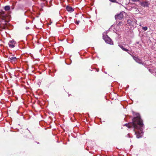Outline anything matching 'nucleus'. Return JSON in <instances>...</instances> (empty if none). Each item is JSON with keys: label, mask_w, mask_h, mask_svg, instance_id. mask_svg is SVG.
<instances>
[{"label": "nucleus", "mask_w": 156, "mask_h": 156, "mask_svg": "<svg viewBox=\"0 0 156 156\" xmlns=\"http://www.w3.org/2000/svg\"><path fill=\"white\" fill-rule=\"evenodd\" d=\"M80 21H76L75 22V23L78 25L80 23Z\"/></svg>", "instance_id": "14"}, {"label": "nucleus", "mask_w": 156, "mask_h": 156, "mask_svg": "<svg viewBox=\"0 0 156 156\" xmlns=\"http://www.w3.org/2000/svg\"><path fill=\"white\" fill-rule=\"evenodd\" d=\"M119 46L123 50L127 51L128 52V53H129V52H128L129 50L127 49L124 48L122 45H119Z\"/></svg>", "instance_id": "10"}, {"label": "nucleus", "mask_w": 156, "mask_h": 156, "mask_svg": "<svg viewBox=\"0 0 156 156\" xmlns=\"http://www.w3.org/2000/svg\"><path fill=\"white\" fill-rule=\"evenodd\" d=\"M4 9L5 11H8L10 9L9 6L7 5L4 7Z\"/></svg>", "instance_id": "11"}, {"label": "nucleus", "mask_w": 156, "mask_h": 156, "mask_svg": "<svg viewBox=\"0 0 156 156\" xmlns=\"http://www.w3.org/2000/svg\"><path fill=\"white\" fill-rule=\"evenodd\" d=\"M6 56L9 58L8 61L12 63H15L17 61V58L12 53H9Z\"/></svg>", "instance_id": "2"}, {"label": "nucleus", "mask_w": 156, "mask_h": 156, "mask_svg": "<svg viewBox=\"0 0 156 156\" xmlns=\"http://www.w3.org/2000/svg\"><path fill=\"white\" fill-rule=\"evenodd\" d=\"M51 1H50L49 2V7L50 6V2H51Z\"/></svg>", "instance_id": "19"}, {"label": "nucleus", "mask_w": 156, "mask_h": 156, "mask_svg": "<svg viewBox=\"0 0 156 156\" xmlns=\"http://www.w3.org/2000/svg\"><path fill=\"white\" fill-rule=\"evenodd\" d=\"M15 41H10L8 43L9 47L11 48H13L15 47Z\"/></svg>", "instance_id": "8"}, {"label": "nucleus", "mask_w": 156, "mask_h": 156, "mask_svg": "<svg viewBox=\"0 0 156 156\" xmlns=\"http://www.w3.org/2000/svg\"><path fill=\"white\" fill-rule=\"evenodd\" d=\"M142 29L144 31H146L147 30V27H143Z\"/></svg>", "instance_id": "13"}, {"label": "nucleus", "mask_w": 156, "mask_h": 156, "mask_svg": "<svg viewBox=\"0 0 156 156\" xmlns=\"http://www.w3.org/2000/svg\"><path fill=\"white\" fill-rule=\"evenodd\" d=\"M126 16V13L123 11H122L117 15H115V18L117 20H121Z\"/></svg>", "instance_id": "3"}, {"label": "nucleus", "mask_w": 156, "mask_h": 156, "mask_svg": "<svg viewBox=\"0 0 156 156\" xmlns=\"http://www.w3.org/2000/svg\"><path fill=\"white\" fill-rule=\"evenodd\" d=\"M26 28L27 30L28 29H29V27H26Z\"/></svg>", "instance_id": "18"}, {"label": "nucleus", "mask_w": 156, "mask_h": 156, "mask_svg": "<svg viewBox=\"0 0 156 156\" xmlns=\"http://www.w3.org/2000/svg\"><path fill=\"white\" fill-rule=\"evenodd\" d=\"M133 2H137L139 1V0H131Z\"/></svg>", "instance_id": "15"}, {"label": "nucleus", "mask_w": 156, "mask_h": 156, "mask_svg": "<svg viewBox=\"0 0 156 156\" xmlns=\"http://www.w3.org/2000/svg\"><path fill=\"white\" fill-rule=\"evenodd\" d=\"M133 59L137 63L139 64H142V62L141 60L138 57H136L132 55Z\"/></svg>", "instance_id": "7"}, {"label": "nucleus", "mask_w": 156, "mask_h": 156, "mask_svg": "<svg viewBox=\"0 0 156 156\" xmlns=\"http://www.w3.org/2000/svg\"><path fill=\"white\" fill-rule=\"evenodd\" d=\"M140 4L144 7H148L150 5V3L147 1H143L140 2Z\"/></svg>", "instance_id": "6"}, {"label": "nucleus", "mask_w": 156, "mask_h": 156, "mask_svg": "<svg viewBox=\"0 0 156 156\" xmlns=\"http://www.w3.org/2000/svg\"><path fill=\"white\" fill-rule=\"evenodd\" d=\"M103 38L107 43L110 44H113V43L111 42V39L106 35V33H104L103 34Z\"/></svg>", "instance_id": "5"}, {"label": "nucleus", "mask_w": 156, "mask_h": 156, "mask_svg": "<svg viewBox=\"0 0 156 156\" xmlns=\"http://www.w3.org/2000/svg\"><path fill=\"white\" fill-rule=\"evenodd\" d=\"M0 16L2 20H7L9 18V15L3 11L0 12Z\"/></svg>", "instance_id": "4"}, {"label": "nucleus", "mask_w": 156, "mask_h": 156, "mask_svg": "<svg viewBox=\"0 0 156 156\" xmlns=\"http://www.w3.org/2000/svg\"><path fill=\"white\" fill-rule=\"evenodd\" d=\"M136 115V117L133 119V122L131 123L125 124L124 126L128 128H133L136 137L138 138L141 137L143 135L144 125L142 119L140 117L139 114L137 113Z\"/></svg>", "instance_id": "1"}, {"label": "nucleus", "mask_w": 156, "mask_h": 156, "mask_svg": "<svg viewBox=\"0 0 156 156\" xmlns=\"http://www.w3.org/2000/svg\"><path fill=\"white\" fill-rule=\"evenodd\" d=\"M110 1L113 2H116V0H109Z\"/></svg>", "instance_id": "16"}, {"label": "nucleus", "mask_w": 156, "mask_h": 156, "mask_svg": "<svg viewBox=\"0 0 156 156\" xmlns=\"http://www.w3.org/2000/svg\"><path fill=\"white\" fill-rule=\"evenodd\" d=\"M132 22L130 20H128L127 21V23L129 25H131Z\"/></svg>", "instance_id": "12"}, {"label": "nucleus", "mask_w": 156, "mask_h": 156, "mask_svg": "<svg viewBox=\"0 0 156 156\" xmlns=\"http://www.w3.org/2000/svg\"><path fill=\"white\" fill-rule=\"evenodd\" d=\"M50 20H49V23L50 22ZM49 25H50V23H49Z\"/></svg>", "instance_id": "20"}, {"label": "nucleus", "mask_w": 156, "mask_h": 156, "mask_svg": "<svg viewBox=\"0 0 156 156\" xmlns=\"http://www.w3.org/2000/svg\"><path fill=\"white\" fill-rule=\"evenodd\" d=\"M66 9L68 12H72L74 10L73 8L69 6H67Z\"/></svg>", "instance_id": "9"}, {"label": "nucleus", "mask_w": 156, "mask_h": 156, "mask_svg": "<svg viewBox=\"0 0 156 156\" xmlns=\"http://www.w3.org/2000/svg\"><path fill=\"white\" fill-rule=\"evenodd\" d=\"M122 22H119V23H118V24L119 25H121L122 24Z\"/></svg>", "instance_id": "17"}]
</instances>
